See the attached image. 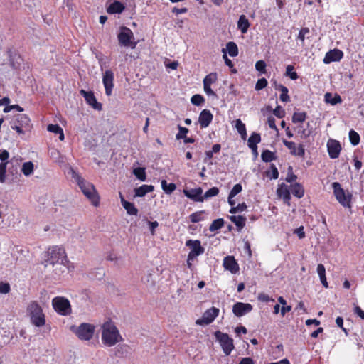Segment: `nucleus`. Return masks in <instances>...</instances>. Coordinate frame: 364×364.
<instances>
[{
  "instance_id": "nucleus-1",
  "label": "nucleus",
  "mask_w": 364,
  "mask_h": 364,
  "mask_svg": "<svg viewBox=\"0 0 364 364\" xmlns=\"http://www.w3.org/2000/svg\"><path fill=\"white\" fill-rule=\"evenodd\" d=\"M122 338L117 328L111 322H106L102 326V341L107 346H113L122 341Z\"/></svg>"
},
{
  "instance_id": "nucleus-2",
  "label": "nucleus",
  "mask_w": 364,
  "mask_h": 364,
  "mask_svg": "<svg viewBox=\"0 0 364 364\" xmlns=\"http://www.w3.org/2000/svg\"><path fill=\"white\" fill-rule=\"evenodd\" d=\"M75 178L83 194L94 206L97 207L100 205V196L94 185L86 181L78 175L76 176Z\"/></svg>"
},
{
  "instance_id": "nucleus-3",
  "label": "nucleus",
  "mask_w": 364,
  "mask_h": 364,
  "mask_svg": "<svg viewBox=\"0 0 364 364\" xmlns=\"http://www.w3.org/2000/svg\"><path fill=\"white\" fill-rule=\"evenodd\" d=\"M27 311L30 316L31 323L36 327H42L46 324V316L41 306L36 301H31Z\"/></svg>"
},
{
  "instance_id": "nucleus-4",
  "label": "nucleus",
  "mask_w": 364,
  "mask_h": 364,
  "mask_svg": "<svg viewBox=\"0 0 364 364\" xmlns=\"http://www.w3.org/2000/svg\"><path fill=\"white\" fill-rule=\"evenodd\" d=\"M119 45L121 46L131 48L134 49L137 45V42L134 41V36L132 31L126 26L120 27L117 34Z\"/></svg>"
},
{
  "instance_id": "nucleus-5",
  "label": "nucleus",
  "mask_w": 364,
  "mask_h": 364,
  "mask_svg": "<svg viewBox=\"0 0 364 364\" xmlns=\"http://www.w3.org/2000/svg\"><path fill=\"white\" fill-rule=\"evenodd\" d=\"M67 259L65 250L58 247H53L48 251L47 258L45 260V267H50V265L60 263L61 260L65 261Z\"/></svg>"
},
{
  "instance_id": "nucleus-6",
  "label": "nucleus",
  "mask_w": 364,
  "mask_h": 364,
  "mask_svg": "<svg viewBox=\"0 0 364 364\" xmlns=\"http://www.w3.org/2000/svg\"><path fill=\"white\" fill-rule=\"evenodd\" d=\"M333 194L336 200L345 208H351L352 194L348 191L346 192L338 182L332 183Z\"/></svg>"
},
{
  "instance_id": "nucleus-7",
  "label": "nucleus",
  "mask_w": 364,
  "mask_h": 364,
  "mask_svg": "<svg viewBox=\"0 0 364 364\" xmlns=\"http://www.w3.org/2000/svg\"><path fill=\"white\" fill-rule=\"evenodd\" d=\"M215 336L219 341L224 353L227 355H230L234 348L233 340L227 333H221L219 331L215 333Z\"/></svg>"
},
{
  "instance_id": "nucleus-8",
  "label": "nucleus",
  "mask_w": 364,
  "mask_h": 364,
  "mask_svg": "<svg viewBox=\"0 0 364 364\" xmlns=\"http://www.w3.org/2000/svg\"><path fill=\"white\" fill-rule=\"evenodd\" d=\"M54 309L61 315H68L70 313L71 306L69 301L60 296L55 297L52 301Z\"/></svg>"
},
{
  "instance_id": "nucleus-9",
  "label": "nucleus",
  "mask_w": 364,
  "mask_h": 364,
  "mask_svg": "<svg viewBox=\"0 0 364 364\" xmlns=\"http://www.w3.org/2000/svg\"><path fill=\"white\" fill-rule=\"evenodd\" d=\"M68 259H65V261L61 260L60 263L58 262L50 265V267H48L47 269L48 271H52L54 279H60L67 273L68 270Z\"/></svg>"
},
{
  "instance_id": "nucleus-10",
  "label": "nucleus",
  "mask_w": 364,
  "mask_h": 364,
  "mask_svg": "<svg viewBox=\"0 0 364 364\" xmlns=\"http://www.w3.org/2000/svg\"><path fill=\"white\" fill-rule=\"evenodd\" d=\"M77 337L81 340L88 341L94 334L93 326L88 323H82L75 331Z\"/></svg>"
},
{
  "instance_id": "nucleus-11",
  "label": "nucleus",
  "mask_w": 364,
  "mask_h": 364,
  "mask_svg": "<svg viewBox=\"0 0 364 364\" xmlns=\"http://www.w3.org/2000/svg\"><path fill=\"white\" fill-rule=\"evenodd\" d=\"M186 245L191 249L188 255L189 260H193L197 256L204 252V248L201 247L200 242L199 240H188L186 241Z\"/></svg>"
},
{
  "instance_id": "nucleus-12",
  "label": "nucleus",
  "mask_w": 364,
  "mask_h": 364,
  "mask_svg": "<svg viewBox=\"0 0 364 364\" xmlns=\"http://www.w3.org/2000/svg\"><path fill=\"white\" fill-rule=\"evenodd\" d=\"M218 81V74L213 72L207 75L203 79V89L206 95L216 97V93L212 90L211 85Z\"/></svg>"
},
{
  "instance_id": "nucleus-13",
  "label": "nucleus",
  "mask_w": 364,
  "mask_h": 364,
  "mask_svg": "<svg viewBox=\"0 0 364 364\" xmlns=\"http://www.w3.org/2000/svg\"><path fill=\"white\" fill-rule=\"evenodd\" d=\"M114 73L111 70L105 71L102 75V83L105 87L107 96H111L114 87Z\"/></svg>"
},
{
  "instance_id": "nucleus-14",
  "label": "nucleus",
  "mask_w": 364,
  "mask_h": 364,
  "mask_svg": "<svg viewBox=\"0 0 364 364\" xmlns=\"http://www.w3.org/2000/svg\"><path fill=\"white\" fill-rule=\"evenodd\" d=\"M218 309L212 307L205 311L202 318L196 321V323L200 325H208L214 321V319L218 316Z\"/></svg>"
},
{
  "instance_id": "nucleus-15",
  "label": "nucleus",
  "mask_w": 364,
  "mask_h": 364,
  "mask_svg": "<svg viewBox=\"0 0 364 364\" xmlns=\"http://www.w3.org/2000/svg\"><path fill=\"white\" fill-rule=\"evenodd\" d=\"M277 195L283 200L284 204L290 205L291 200V189L285 183H282L278 185L277 189Z\"/></svg>"
},
{
  "instance_id": "nucleus-16",
  "label": "nucleus",
  "mask_w": 364,
  "mask_h": 364,
  "mask_svg": "<svg viewBox=\"0 0 364 364\" xmlns=\"http://www.w3.org/2000/svg\"><path fill=\"white\" fill-rule=\"evenodd\" d=\"M80 93L84 97L86 102L92 108L99 111L102 110V105L97 101L96 97L92 91L88 92L81 90Z\"/></svg>"
},
{
  "instance_id": "nucleus-17",
  "label": "nucleus",
  "mask_w": 364,
  "mask_h": 364,
  "mask_svg": "<svg viewBox=\"0 0 364 364\" xmlns=\"http://www.w3.org/2000/svg\"><path fill=\"white\" fill-rule=\"evenodd\" d=\"M327 150L331 159H337L341 151L340 142L335 139H329L327 142Z\"/></svg>"
},
{
  "instance_id": "nucleus-18",
  "label": "nucleus",
  "mask_w": 364,
  "mask_h": 364,
  "mask_svg": "<svg viewBox=\"0 0 364 364\" xmlns=\"http://www.w3.org/2000/svg\"><path fill=\"white\" fill-rule=\"evenodd\" d=\"M252 310V306L248 303L237 302L232 307V312L237 317H241Z\"/></svg>"
},
{
  "instance_id": "nucleus-19",
  "label": "nucleus",
  "mask_w": 364,
  "mask_h": 364,
  "mask_svg": "<svg viewBox=\"0 0 364 364\" xmlns=\"http://www.w3.org/2000/svg\"><path fill=\"white\" fill-rule=\"evenodd\" d=\"M283 144L285 146L290 150V153L293 156H298L299 157H304L305 155V149L304 145L299 144L296 148V144L293 141H289L284 139Z\"/></svg>"
},
{
  "instance_id": "nucleus-20",
  "label": "nucleus",
  "mask_w": 364,
  "mask_h": 364,
  "mask_svg": "<svg viewBox=\"0 0 364 364\" xmlns=\"http://www.w3.org/2000/svg\"><path fill=\"white\" fill-rule=\"evenodd\" d=\"M343 57V53L341 50L333 49L326 53L323 63L325 64H329L332 62H337L341 60Z\"/></svg>"
},
{
  "instance_id": "nucleus-21",
  "label": "nucleus",
  "mask_w": 364,
  "mask_h": 364,
  "mask_svg": "<svg viewBox=\"0 0 364 364\" xmlns=\"http://www.w3.org/2000/svg\"><path fill=\"white\" fill-rule=\"evenodd\" d=\"M213 115L209 109H203L199 114L198 122L200 128L208 127L212 122Z\"/></svg>"
},
{
  "instance_id": "nucleus-22",
  "label": "nucleus",
  "mask_w": 364,
  "mask_h": 364,
  "mask_svg": "<svg viewBox=\"0 0 364 364\" xmlns=\"http://www.w3.org/2000/svg\"><path fill=\"white\" fill-rule=\"evenodd\" d=\"M202 193L203 189L200 187L184 191L185 196L196 202L203 201V196H202Z\"/></svg>"
},
{
  "instance_id": "nucleus-23",
  "label": "nucleus",
  "mask_w": 364,
  "mask_h": 364,
  "mask_svg": "<svg viewBox=\"0 0 364 364\" xmlns=\"http://www.w3.org/2000/svg\"><path fill=\"white\" fill-rule=\"evenodd\" d=\"M223 267L232 274H235L239 271L238 264L235 258L232 256H227L224 258Z\"/></svg>"
},
{
  "instance_id": "nucleus-24",
  "label": "nucleus",
  "mask_w": 364,
  "mask_h": 364,
  "mask_svg": "<svg viewBox=\"0 0 364 364\" xmlns=\"http://www.w3.org/2000/svg\"><path fill=\"white\" fill-rule=\"evenodd\" d=\"M250 26V23L247 17L243 14L240 16L237 21V28L241 31V33L243 34L246 33Z\"/></svg>"
},
{
  "instance_id": "nucleus-25",
  "label": "nucleus",
  "mask_w": 364,
  "mask_h": 364,
  "mask_svg": "<svg viewBox=\"0 0 364 364\" xmlns=\"http://www.w3.org/2000/svg\"><path fill=\"white\" fill-rule=\"evenodd\" d=\"M291 193L296 198H301L304 196V186L299 183L290 186Z\"/></svg>"
},
{
  "instance_id": "nucleus-26",
  "label": "nucleus",
  "mask_w": 364,
  "mask_h": 364,
  "mask_svg": "<svg viewBox=\"0 0 364 364\" xmlns=\"http://www.w3.org/2000/svg\"><path fill=\"white\" fill-rule=\"evenodd\" d=\"M124 4L119 1H115L109 6L107 8V12L109 14H120L124 11Z\"/></svg>"
},
{
  "instance_id": "nucleus-27",
  "label": "nucleus",
  "mask_w": 364,
  "mask_h": 364,
  "mask_svg": "<svg viewBox=\"0 0 364 364\" xmlns=\"http://www.w3.org/2000/svg\"><path fill=\"white\" fill-rule=\"evenodd\" d=\"M275 89L281 91L279 99L283 102H288L290 101V97L288 95L289 90L287 87L282 84L276 85Z\"/></svg>"
},
{
  "instance_id": "nucleus-28",
  "label": "nucleus",
  "mask_w": 364,
  "mask_h": 364,
  "mask_svg": "<svg viewBox=\"0 0 364 364\" xmlns=\"http://www.w3.org/2000/svg\"><path fill=\"white\" fill-rule=\"evenodd\" d=\"M122 204L124 208L127 210V213L132 215H136L138 213V210L135 207L134 204L127 201L123 197H122Z\"/></svg>"
},
{
  "instance_id": "nucleus-29",
  "label": "nucleus",
  "mask_w": 364,
  "mask_h": 364,
  "mask_svg": "<svg viewBox=\"0 0 364 364\" xmlns=\"http://www.w3.org/2000/svg\"><path fill=\"white\" fill-rule=\"evenodd\" d=\"M154 191V186L151 185L144 184L140 187L135 189V194L138 197H143L146 194L152 192Z\"/></svg>"
},
{
  "instance_id": "nucleus-30",
  "label": "nucleus",
  "mask_w": 364,
  "mask_h": 364,
  "mask_svg": "<svg viewBox=\"0 0 364 364\" xmlns=\"http://www.w3.org/2000/svg\"><path fill=\"white\" fill-rule=\"evenodd\" d=\"M261 141V136L260 134L253 132L250 135V136L248 139L247 141V145L249 148H254V146H257V144H259Z\"/></svg>"
},
{
  "instance_id": "nucleus-31",
  "label": "nucleus",
  "mask_w": 364,
  "mask_h": 364,
  "mask_svg": "<svg viewBox=\"0 0 364 364\" xmlns=\"http://www.w3.org/2000/svg\"><path fill=\"white\" fill-rule=\"evenodd\" d=\"M47 129L48 132H53L56 134H59L60 140L64 139V133L63 129L58 124H48Z\"/></svg>"
},
{
  "instance_id": "nucleus-32",
  "label": "nucleus",
  "mask_w": 364,
  "mask_h": 364,
  "mask_svg": "<svg viewBox=\"0 0 364 364\" xmlns=\"http://www.w3.org/2000/svg\"><path fill=\"white\" fill-rule=\"evenodd\" d=\"M261 158L264 162L267 163L276 160L277 157L274 152L266 149L262 152Z\"/></svg>"
},
{
  "instance_id": "nucleus-33",
  "label": "nucleus",
  "mask_w": 364,
  "mask_h": 364,
  "mask_svg": "<svg viewBox=\"0 0 364 364\" xmlns=\"http://www.w3.org/2000/svg\"><path fill=\"white\" fill-rule=\"evenodd\" d=\"M225 51L228 52L231 57H236L238 55V48L237 44L233 41H230L226 44Z\"/></svg>"
},
{
  "instance_id": "nucleus-34",
  "label": "nucleus",
  "mask_w": 364,
  "mask_h": 364,
  "mask_svg": "<svg viewBox=\"0 0 364 364\" xmlns=\"http://www.w3.org/2000/svg\"><path fill=\"white\" fill-rule=\"evenodd\" d=\"M235 123V127L237 130L238 133L241 135V137L242 139H245L247 136L245 124L240 119H236Z\"/></svg>"
},
{
  "instance_id": "nucleus-35",
  "label": "nucleus",
  "mask_w": 364,
  "mask_h": 364,
  "mask_svg": "<svg viewBox=\"0 0 364 364\" xmlns=\"http://www.w3.org/2000/svg\"><path fill=\"white\" fill-rule=\"evenodd\" d=\"M161 185L163 191L166 194H171L176 189V185L175 183H168L166 180H162Z\"/></svg>"
},
{
  "instance_id": "nucleus-36",
  "label": "nucleus",
  "mask_w": 364,
  "mask_h": 364,
  "mask_svg": "<svg viewBox=\"0 0 364 364\" xmlns=\"http://www.w3.org/2000/svg\"><path fill=\"white\" fill-rule=\"evenodd\" d=\"M230 220L235 224L237 228H243L245 225L246 218L242 215H231Z\"/></svg>"
},
{
  "instance_id": "nucleus-37",
  "label": "nucleus",
  "mask_w": 364,
  "mask_h": 364,
  "mask_svg": "<svg viewBox=\"0 0 364 364\" xmlns=\"http://www.w3.org/2000/svg\"><path fill=\"white\" fill-rule=\"evenodd\" d=\"M265 175L269 179H277L279 177V171L276 166L272 164L269 169L265 171Z\"/></svg>"
},
{
  "instance_id": "nucleus-38",
  "label": "nucleus",
  "mask_w": 364,
  "mask_h": 364,
  "mask_svg": "<svg viewBox=\"0 0 364 364\" xmlns=\"http://www.w3.org/2000/svg\"><path fill=\"white\" fill-rule=\"evenodd\" d=\"M306 117L307 114L304 112H294L292 116V122L294 124L304 122Z\"/></svg>"
},
{
  "instance_id": "nucleus-39",
  "label": "nucleus",
  "mask_w": 364,
  "mask_h": 364,
  "mask_svg": "<svg viewBox=\"0 0 364 364\" xmlns=\"http://www.w3.org/2000/svg\"><path fill=\"white\" fill-rule=\"evenodd\" d=\"M285 75L293 80H297L299 78V75L297 73L294 71V67L292 65H288L287 66Z\"/></svg>"
},
{
  "instance_id": "nucleus-40",
  "label": "nucleus",
  "mask_w": 364,
  "mask_h": 364,
  "mask_svg": "<svg viewBox=\"0 0 364 364\" xmlns=\"http://www.w3.org/2000/svg\"><path fill=\"white\" fill-rule=\"evenodd\" d=\"M23 173L26 176H30L33 171V164L31 161L25 162L21 169Z\"/></svg>"
},
{
  "instance_id": "nucleus-41",
  "label": "nucleus",
  "mask_w": 364,
  "mask_h": 364,
  "mask_svg": "<svg viewBox=\"0 0 364 364\" xmlns=\"http://www.w3.org/2000/svg\"><path fill=\"white\" fill-rule=\"evenodd\" d=\"M349 139H350L351 144H353V146H356L360 143V135L358 134V132L351 129L349 132Z\"/></svg>"
},
{
  "instance_id": "nucleus-42",
  "label": "nucleus",
  "mask_w": 364,
  "mask_h": 364,
  "mask_svg": "<svg viewBox=\"0 0 364 364\" xmlns=\"http://www.w3.org/2000/svg\"><path fill=\"white\" fill-rule=\"evenodd\" d=\"M135 176L141 181H144L146 178V171L144 168H136L133 171Z\"/></svg>"
},
{
  "instance_id": "nucleus-43",
  "label": "nucleus",
  "mask_w": 364,
  "mask_h": 364,
  "mask_svg": "<svg viewBox=\"0 0 364 364\" xmlns=\"http://www.w3.org/2000/svg\"><path fill=\"white\" fill-rule=\"evenodd\" d=\"M16 121L19 123L21 126H27L30 122L29 117L24 114H18L16 117Z\"/></svg>"
},
{
  "instance_id": "nucleus-44",
  "label": "nucleus",
  "mask_w": 364,
  "mask_h": 364,
  "mask_svg": "<svg viewBox=\"0 0 364 364\" xmlns=\"http://www.w3.org/2000/svg\"><path fill=\"white\" fill-rule=\"evenodd\" d=\"M190 220L192 223H198L204 220V211H198L192 213L190 215Z\"/></svg>"
},
{
  "instance_id": "nucleus-45",
  "label": "nucleus",
  "mask_w": 364,
  "mask_h": 364,
  "mask_svg": "<svg viewBox=\"0 0 364 364\" xmlns=\"http://www.w3.org/2000/svg\"><path fill=\"white\" fill-rule=\"evenodd\" d=\"M191 102L193 105L199 106L205 102V99L202 95L196 94L192 96Z\"/></svg>"
},
{
  "instance_id": "nucleus-46",
  "label": "nucleus",
  "mask_w": 364,
  "mask_h": 364,
  "mask_svg": "<svg viewBox=\"0 0 364 364\" xmlns=\"http://www.w3.org/2000/svg\"><path fill=\"white\" fill-rule=\"evenodd\" d=\"M268 85V82L266 78L264 77H262V78H260L259 79L257 82H256V85H255V90L259 91V90H261L264 88H265Z\"/></svg>"
},
{
  "instance_id": "nucleus-47",
  "label": "nucleus",
  "mask_w": 364,
  "mask_h": 364,
  "mask_svg": "<svg viewBox=\"0 0 364 364\" xmlns=\"http://www.w3.org/2000/svg\"><path fill=\"white\" fill-rule=\"evenodd\" d=\"M7 162H1L0 164V182L4 183L6 179Z\"/></svg>"
},
{
  "instance_id": "nucleus-48",
  "label": "nucleus",
  "mask_w": 364,
  "mask_h": 364,
  "mask_svg": "<svg viewBox=\"0 0 364 364\" xmlns=\"http://www.w3.org/2000/svg\"><path fill=\"white\" fill-rule=\"evenodd\" d=\"M143 282L148 286V287H154L155 285V280L153 278V275L151 273H148L144 278Z\"/></svg>"
},
{
  "instance_id": "nucleus-49",
  "label": "nucleus",
  "mask_w": 364,
  "mask_h": 364,
  "mask_svg": "<svg viewBox=\"0 0 364 364\" xmlns=\"http://www.w3.org/2000/svg\"><path fill=\"white\" fill-rule=\"evenodd\" d=\"M219 193V189L217 187H213L208 189L203 196L204 198H208L210 197H213L217 196Z\"/></svg>"
},
{
  "instance_id": "nucleus-50",
  "label": "nucleus",
  "mask_w": 364,
  "mask_h": 364,
  "mask_svg": "<svg viewBox=\"0 0 364 364\" xmlns=\"http://www.w3.org/2000/svg\"><path fill=\"white\" fill-rule=\"evenodd\" d=\"M242 190V187L240 183L235 184L229 193L230 198H234L236 195L240 193Z\"/></svg>"
},
{
  "instance_id": "nucleus-51",
  "label": "nucleus",
  "mask_w": 364,
  "mask_h": 364,
  "mask_svg": "<svg viewBox=\"0 0 364 364\" xmlns=\"http://www.w3.org/2000/svg\"><path fill=\"white\" fill-rule=\"evenodd\" d=\"M266 63L262 60H258L255 63V69L262 73H266Z\"/></svg>"
},
{
  "instance_id": "nucleus-52",
  "label": "nucleus",
  "mask_w": 364,
  "mask_h": 364,
  "mask_svg": "<svg viewBox=\"0 0 364 364\" xmlns=\"http://www.w3.org/2000/svg\"><path fill=\"white\" fill-rule=\"evenodd\" d=\"M330 96H331V94L328 92L325 95V98L327 102H330L333 105H335L338 103H341L342 102V99H341V96L338 95H336L331 100H329L328 99V97H330Z\"/></svg>"
},
{
  "instance_id": "nucleus-53",
  "label": "nucleus",
  "mask_w": 364,
  "mask_h": 364,
  "mask_svg": "<svg viewBox=\"0 0 364 364\" xmlns=\"http://www.w3.org/2000/svg\"><path fill=\"white\" fill-rule=\"evenodd\" d=\"M178 133L176 134V139H184L186 136V134L188 132V129L186 127H181V125H178Z\"/></svg>"
},
{
  "instance_id": "nucleus-54",
  "label": "nucleus",
  "mask_w": 364,
  "mask_h": 364,
  "mask_svg": "<svg viewBox=\"0 0 364 364\" xmlns=\"http://www.w3.org/2000/svg\"><path fill=\"white\" fill-rule=\"evenodd\" d=\"M273 114L278 118L281 119L284 117L285 111L284 109L279 105H277L276 108L273 110Z\"/></svg>"
},
{
  "instance_id": "nucleus-55",
  "label": "nucleus",
  "mask_w": 364,
  "mask_h": 364,
  "mask_svg": "<svg viewBox=\"0 0 364 364\" xmlns=\"http://www.w3.org/2000/svg\"><path fill=\"white\" fill-rule=\"evenodd\" d=\"M309 33V28L308 27L301 28L299 31L297 38L301 41L304 42L306 34Z\"/></svg>"
},
{
  "instance_id": "nucleus-56",
  "label": "nucleus",
  "mask_w": 364,
  "mask_h": 364,
  "mask_svg": "<svg viewBox=\"0 0 364 364\" xmlns=\"http://www.w3.org/2000/svg\"><path fill=\"white\" fill-rule=\"evenodd\" d=\"M10 291V285L9 283L0 282V293L7 294Z\"/></svg>"
},
{
  "instance_id": "nucleus-57",
  "label": "nucleus",
  "mask_w": 364,
  "mask_h": 364,
  "mask_svg": "<svg viewBox=\"0 0 364 364\" xmlns=\"http://www.w3.org/2000/svg\"><path fill=\"white\" fill-rule=\"evenodd\" d=\"M224 225V220L223 218L215 220L209 228H223Z\"/></svg>"
},
{
  "instance_id": "nucleus-58",
  "label": "nucleus",
  "mask_w": 364,
  "mask_h": 364,
  "mask_svg": "<svg viewBox=\"0 0 364 364\" xmlns=\"http://www.w3.org/2000/svg\"><path fill=\"white\" fill-rule=\"evenodd\" d=\"M267 123H268L269 127L272 129H274L275 131H278V129H277V127L276 126V124H275V119L274 118V117H272V116L268 117V118H267Z\"/></svg>"
},
{
  "instance_id": "nucleus-59",
  "label": "nucleus",
  "mask_w": 364,
  "mask_h": 364,
  "mask_svg": "<svg viewBox=\"0 0 364 364\" xmlns=\"http://www.w3.org/2000/svg\"><path fill=\"white\" fill-rule=\"evenodd\" d=\"M222 52L223 53V58L225 60V63L227 66H228L229 68H233V63L232 62L231 60H230L228 57H227V55H226V51H225V48H223L222 50Z\"/></svg>"
},
{
  "instance_id": "nucleus-60",
  "label": "nucleus",
  "mask_w": 364,
  "mask_h": 364,
  "mask_svg": "<svg viewBox=\"0 0 364 364\" xmlns=\"http://www.w3.org/2000/svg\"><path fill=\"white\" fill-rule=\"evenodd\" d=\"M258 299L261 301L268 302V301H274L273 299H270V297L265 294H259L258 295Z\"/></svg>"
},
{
  "instance_id": "nucleus-61",
  "label": "nucleus",
  "mask_w": 364,
  "mask_h": 364,
  "mask_svg": "<svg viewBox=\"0 0 364 364\" xmlns=\"http://www.w3.org/2000/svg\"><path fill=\"white\" fill-rule=\"evenodd\" d=\"M336 323L337 324V326L340 328H342V330L345 332V333L347 335L348 334V332L346 331V329L343 326V319L342 317L341 316H338L336 319Z\"/></svg>"
},
{
  "instance_id": "nucleus-62",
  "label": "nucleus",
  "mask_w": 364,
  "mask_h": 364,
  "mask_svg": "<svg viewBox=\"0 0 364 364\" xmlns=\"http://www.w3.org/2000/svg\"><path fill=\"white\" fill-rule=\"evenodd\" d=\"M317 272H318L319 277L326 275V269L322 264H318Z\"/></svg>"
},
{
  "instance_id": "nucleus-63",
  "label": "nucleus",
  "mask_w": 364,
  "mask_h": 364,
  "mask_svg": "<svg viewBox=\"0 0 364 364\" xmlns=\"http://www.w3.org/2000/svg\"><path fill=\"white\" fill-rule=\"evenodd\" d=\"M297 178V176L292 172H289L286 178V181L288 183H293Z\"/></svg>"
},
{
  "instance_id": "nucleus-64",
  "label": "nucleus",
  "mask_w": 364,
  "mask_h": 364,
  "mask_svg": "<svg viewBox=\"0 0 364 364\" xmlns=\"http://www.w3.org/2000/svg\"><path fill=\"white\" fill-rule=\"evenodd\" d=\"M354 312L361 318L364 319V311H363L358 306H355Z\"/></svg>"
}]
</instances>
